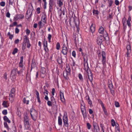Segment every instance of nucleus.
<instances>
[{
	"label": "nucleus",
	"instance_id": "nucleus-1",
	"mask_svg": "<svg viewBox=\"0 0 132 132\" xmlns=\"http://www.w3.org/2000/svg\"><path fill=\"white\" fill-rule=\"evenodd\" d=\"M84 66L85 70V71L84 77L86 79L88 78L89 81L91 82H92L93 80V76L88 66V63H87L84 64Z\"/></svg>",
	"mask_w": 132,
	"mask_h": 132
},
{
	"label": "nucleus",
	"instance_id": "nucleus-2",
	"mask_svg": "<svg viewBox=\"0 0 132 132\" xmlns=\"http://www.w3.org/2000/svg\"><path fill=\"white\" fill-rule=\"evenodd\" d=\"M98 32L101 34L103 35V36L104 37V38L105 39H109L108 37V33L101 26L100 27Z\"/></svg>",
	"mask_w": 132,
	"mask_h": 132
},
{
	"label": "nucleus",
	"instance_id": "nucleus-3",
	"mask_svg": "<svg viewBox=\"0 0 132 132\" xmlns=\"http://www.w3.org/2000/svg\"><path fill=\"white\" fill-rule=\"evenodd\" d=\"M30 113L32 119L34 120H36L38 116L37 111L34 109L31 108L30 109Z\"/></svg>",
	"mask_w": 132,
	"mask_h": 132
},
{
	"label": "nucleus",
	"instance_id": "nucleus-4",
	"mask_svg": "<svg viewBox=\"0 0 132 132\" xmlns=\"http://www.w3.org/2000/svg\"><path fill=\"white\" fill-rule=\"evenodd\" d=\"M68 49L65 44H63L62 46V49L61 52L65 56L64 57L66 60H67V54L68 51Z\"/></svg>",
	"mask_w": 132,
	"mask_h": 132
},
{
	"label": "nucleus",
	"instance_id": "nucleus-5",
	"mask_svg": "<svg viewBox=\"0 0 132 132\" xmlns=\"http://www.w3.org/2000/svg\"><path fill=\"white\" fill-rule=\"evenodd\" d=\"M18 70L16 69H13L12 71L11 77L12 80L14 81L16 79V72Z\"/></svg>",
	"mask_w": 132,
	"mask_h": 132
},
{
	"label": "nucleus",
	"instance_id": "nucleus-6",
	"mask_svg": "<svg viewBox=\"0 0 132 132\" xmlns=\"http://www.w3.org/2000/svg\"><path fill=\"white\" fill-rule=\"evenodd\" d=\"M126 49L127 51L126 52V54H125V56L127 57H128V58L129 57V55L131 52V46L129 42L128 43H127V45L126 46Z\"/></svg>",
	"mask_w": 132,
	"mask_h": 132
},
{
	"label": "nucleus",
	"instance_id": "nucleus-7",
	"mask_svg": "<svg viewBox=\"0 0 132 132\" xmlns=\"http://www.w3.org/2000/svg\"><path fill=\"white\" fill-rule=\"evenodd\" d=\"M63 120L65 125L66 127H68L69 126L68 122V119L67 114L65 112L64 113V115L63 117Z\"/></svg>",
	"mask_w": 132,
	"mask_h": 132
},
{
	"label": "nucleus",
	"instance_id": "nucleus-8",
	"mask_svg": "<svg viewBox=\"0 0 132 132\" xmlns=\"http://www.w3.org/2000/svg\"><path fill=\"white\" fill-rule=\"evenodd\" d=\"M29 40L27 36H25L24 37V41L22 43V50L24 51L26 49V43L29 42Z\"/></svg>",
	"mask_w": 132,
	"mask_h": 132
},
{
	"label": "nucleus",
	"instance_id": "nucleus-9",
	"mask_svg": "<svg viewBox=\"0 0 132 132\" xmlns=\"http://www.w3.org/2000/svg\"><path fill=\"white\" fill-rule=\"evenodd\" d=\"M24 119L25 127L26 128L28 129L30 127V125L28 121V117L26 116H24Z\"/></svg>",
	"mask_w": 132,
	"mask_h": 132
},
{
	"label": "nucleus",
	"instance_id": "nucleus-10",
	"mask_svg": "<svg viewBox=\"0 0 132 132\" xmlns=\"http://www.w3.org/2000/svg\"><path fill=\"white\" fill-rule=\"evenodd\" d=\"M102 62L103 64L104 67L106 66V54L104 51H102Z\"/></svg>",
	"mask_w": 132,
	"mask_h": 132
},
{
	"label": "nucleus",
	"instance_id": "nucleus-11",
	"mask_svg": "<svg viewBox=\"0 0 132 132\" xmlns=\"http://www.w3.org/2000/svg\"><path fill=\"white\" fill-rule=\"evenodd\" d=\"M81 111L84 117L85 115V105L84 103L82 102L81 103Z\"/></svg>",
	"mask_w": 132,
	"mask_h": 132
},
{
	"label": "nucleus",
	"instance_id": "nucleus-12",
	"mask_svg": "<svg viewBox=\"0 0 132 132\" xmlns=\"http://www.w3.org/2000/svg\"><path fill=\"white\" fill-rule=\"evenodd\" d=\"M104 36L101 35L98 37L97 40V42L98 44L99 45L102 44L104 40Z\"/></svg>",
	"mask_w": 132,
	"mask_h": 132
},
{
	"label": "nucleus",
	"instance_id": "nucleus-13",
	"mask_svg": "<svg viewBox=\"0 0 132 132\" xmlns=\"http://www.w3.org/2000/svg\"><path fill=\"white\" fill-rule=\"evenodd\" d=\"M54 2L53 0H49V11L51 12L53 9V7L54 5Z\"/></svg>",
	"mask_w": 132,
	"mask_h": 132
},
{
	"label": "nucleus",
	"instance_id": "nucleus-14",
	"mask_svg": "<svg viewBox=\"0 0 132 132\" xmlns=\"http://www.w3.org/2000/svg\"><path fill=\"white\" fill-rule=\"evenodd\" d=\"M24 16L22 14H17L15 15L14 18V20L15 21H16L18 19H21L24 18Z\"/></svg>",
	"mask_w": 132,
	"mask_h": 132
},
{
	"label": "nucleus",
	"instance_id": "nucleus-15",
	"mask_svg": "<svg viewBox=\"0 0 132 132\" xmlns=\"http://www.w3.org/2000/svg\"><path fill=\"white\" fill-rule=\"evenodd\" d=\"M23 56L21 57L20 62L19 63V67L22 68V70H24L25 67L23 63Z\"/></svg>",
	"mask_w": 132,
	"mask_h": 132
},
{
	"label": "nucleus",
	"instance_id": "nucleus-16",
	"mask_svg": "<svg viewBox=\"0 0 132 132\" xmlns=\"http://www.w3.org/2000/svg\"><path fill=\"white\" fill-rule=\"evenodd\" d=\"M33 11V8L31 9H28L26 16V17L27 19H29L31 17Z\"/></svg>",
	"mask_w": 132,
	"mask_h": 132
},
{
	"label": "nucleus",
	"instance_id": "nucleus-17",
	"mask_svg": "<svg viewBox=\"0 0 132 132\" xmlns=\"http://www.w3.org/2000/svg\"><path fill=\"white\" fill-rule=\"evenodd\" d=\"M66 72H64L63 75L64 76H65L66 77L68 75L70 74L71 72V69L70 67H67L66 68Z\"/></svg>",
	"mask_w": 132,
	"mask_h": 132
},
{
	"label": "nucleus",
	"instance_id": "nucleus-18",
	"mask_svg": "<svg viewBox=\"0 0 132 132\" xmlns=\"http://www.w3.org/2000/svg\"><path fill=\"white\" fill-rule=\"evenodd\" d=\"M41 21L44 23L43 24V26H44L45 24L46 23V16L45 14H43L41 17Z\"/></svg>",
	"mask_w": 132,
	"mask_h": 132
},
{
	"label": "nucleus",
	"instance_id": "nucleus-19",
	"mask_svg": "<svg viewBox=\"0 0 132 132\" xmlns=\"http://www.w3.org/2000/svg\"><path fill=\"white\" fill-rule=\"evenodd\" d=\"M99 103L101 104V105L102 107V108L103 109V111L105 114H107V112L106 109L105 107H104V104L103 103L102 101L100 100H98Z\"/></svg>",
	"mask_w": 132,
	"mask_h": 132
},
{
	"label": "nucleus",
	"instance_id": "nucleus-20",
	"mask_svg": "<svg viewBox=\"0 0 132 132\" xmlns=\"http://www.w3.org/2000/svg\"><path fill=\"white\" fill-rule=\"evenodd\" d=\"M15 95L14 94H11L10 93L9 96V99L10 101L12 103L13 102L14 100V97Z\"/></svg>",
	"mask_w": 132,
	"mask_h": 132
},
{
	"label": "nucleus",
	"instance_id": "nucleus-21",
	"mask_svg": "<svg viewBox=\"0 0 132 132\" xmlns=\"http://www.w3.org/2000/svg\"><path fill=\"white\" fill-rule=\"evenodd\" d=\"M43 93L44 95L45 96L44 97V99L45 100L47 101L48 100V97L47 96V95L48 93V91L46 90L45 89L44 90Z\"/></svg>",
	"mask_w": 132,
	"mask_h": 132
},
{
	"label": "nucleus",
	"instance_id": "nucleus-22",
	"mask_svg": "<svg viewBox=\"0 0 132 132\" xmlns=\"http://www.w3.org/2000/svg\"><path fill=\"white\" fill-rule=\"evenodd\" d=\"M35 92L36 93V97L37 99V101L40 104L41 103V101L40 98L39 93L37 90H36L35 91Z\"/></svg>",
	"mask_w": 132,
	"mask_h": 132
},
{
	"label": "nucleus",
	"instance_id": "nucleus-23",
	"mask_svg": "<svg viewBox=\"0 0 132 132\" xmlns=\"http://www.w3.org/2000/svg\"><path fill=\"white\" fill-rule=\"evenodd\" d=\"M90 29L92 32L94 33L95 30V25L94 24H92L90 27Z\"/></svg>",
	"mask_w": 132,
	"mask_h": 132
},
{
	"label": "nucleus",
	"instance_id": "nucleus-24",
	"mask_svg": "<svg viewBox=\"0 0 132 132\" xmlns=\"http://www.w3.org/2000/svg\"><path fill=\"white\" fill-rule=\"evenodd\" d=\"M131 20V17L130 16H129L127 21V24L129 27H131V23L130 21Z\"/></svg>",
	"mask_w": 132,
	"mask_h": 132
},
{
	"label": "nucleus",
	"instance_id": "nucleus-25",
	"mask_svg": "<svg viewBox=\"0 0 132 132\" xmlns=\"http://www.w3.org/2000/svg\"><path fill=\"white\" fill-rule=\"evenodd\" d=\"M2 105L4 108H7L9 105V104L7 102L4 101L2 103Z\"/></svg>",
	"mask_w": 132,
	"mask_h": 132
},
{
	"label": "nucleus",
	"instance_id": "nucleus-26",
	"mask_svg": "<svg viewBox=\"0 0 132 132\" xmlns=\"http://www.w3.org/2000/svg\"><path fill=\"white\" fill-rule=\"evenodd\" d=\"M58 123L59 125L61 126L62 125V119L60 117H58Z\"/></svg>",
	"mask_w": 132,
	"mask_h": 132
},
{
	"label": "nucleus",
	"instance_id": "nucleus-27",
	"mask_svg": "<svg viewBox=\"0 0 132 132\" xmlns=\"http://www.w3.org/2000/svg\"><path fill=\"white\" fill-rule=\"evenodd\" d=\"M4 119L6 122H7L8 123H10V121L9 120V119L6 116H5L4 117Z\"/></svg>",
	"mask_w": 132,
	"mask_h": 132
},
{
	"label": "nucleus",
	"instance_id": "nucleus-28",
	"mask_svg": "<svg viewBox=\"0 0 132 132\" xmlns=\"http://www.w3.org/2000/svg\"><path fill=\"white\" fill-rule=\"evenodd\" d=\"M28 97H27L26 98H23V102L24 103H26L27 104H28L29 103V100L27 99Z\"/></svg>",
	"mask_w": 132,
	"mask_h": 132
},
{
	"label": "nucleus",
	"instance_id": "nucleus-29",
	"mask_svg": "<svg viewBox=\"0 0 132 132\" xmlns=\"http://www.w3.org/2000/svg\"><path fill=\"white\" fill-rule=\"evenodd\" d=\"M7 35L9 36L10 39L11 40L12 39L13 37V34H11L10 32H9L8 33Z\"/></svg>",
	"mask_w": 132,
	"mask_h": 132
},
{
	"label": "nucleus",
	"instance_id": "nucleus-30",
	"mask_svg": "<svg viewBox=\"0 0 132 132\" xmlns=\"http://www.w3.org/2000/svg\"><path fill=\"white\" fill-rule=\"evenodd\" d=\"M93 125L94 129H96L98 127V124L96 122H93Z\"/></svg>",
	"mask_w": 132,
	"mask_h": 132
},
{
	"label": "nucleus",
	"instance_id": "nucleus-31",
	"mask_svg": "<svg viewBox=\"0 0 132 132\" xmlns=\"http://www.w3.org/2000/svg\"><path fill=\"white\" fill-rule=\"evenodd\" d=\"M57 3L59 5V6L60 7H61L63 4V2L61 1V0H58L57 1Z\"/></svg>",
	"mask_w": 132,
	"mask_h": 132
},
{
	"label": "nucleus",
	"instance_id": "nucleus-32",
	"mask_svg": "<svg viewBox=\"0 0 132 132\" xmlns=\"http://www.w3.org/2000/svg\"><path fill=\"white\" fill-rule=\"evenodd\" d=\"M78 77L79 79L81 81H83V77L81 74H79L78 75Z\"/></svg>",
	"mask_w": 132,
	"mask_h": 132
},
{
	"label": "nucleus",
	"instance_id": "nucleus-33",
	"mask_svg": "<svg viewBox=\"0 0 132 132\" xmlns=\"http://www.w3.org/2000/svg\"><path fill=\"white\" fill-rule=\"evenodd\" d=\"M44 24V23H43V24H42V22L41 21H39L38 22V24L39 26V28H42L43 26V24Z\"/></svg>",
	"mask_w": 132,
	"mask_h": 132
},
{
	"label": "nucleus",
	"instance_id": "nucleus-34",
	"mask_svg": "<svg viewBox=\"0 0 132 132\" xmlns=\"http://www.w3.org/2000/svg\"><path fill=\"white\" fill-rule=\"evenodd\" d=\"M25 32L26 33V34L28 35H29L30 32V31L28 29V28H27L25 31Z\"/></svg>",
	"mask_w": 132,
	"mask_h": 132
},
{
	"label": "nucleus",
	"instance_id": "nucleus-35",
	"mask_svg": "<svg viewBox=\"0 0 132 132\" xmlns=\"http://www.w3.org/2000/svg\"><path fill=\"white\" fill-rule=\"evenodd\" d=\"M18 49L17 48H15L12 53V54L13 55H14L15 53L18 52Z\"/></svg>",
	"mask_w": 132,
	"mask_h": 132
},
{
	"label": "nucleus",
	"instance_id": "nucleus-36",
	"mask_svg": "<svg viewBox=\"0 0 132 132\" xmlns=\"http://www.w3.org/2000/svg\"><path fill=\"white\" fill-rule=\"evenodd\" d=\"M111 123L112 126H114L115 125V122L114 120L113 119H112L111 120Z\"/></svg>",
	"mask_w": 132,
	"mask_h": 132
},
{
	"label": "nucleus",
	"instance_id": "nucleus-37",
	"mask_svg": "<svg viewBox=\"0 0 132 132\" xmlns=\"http://www.w3.org/2000/svg\"><path fill=\"white\" fill-rule=\"evenodd\" d=\"M56 48L57 50H59L60 47V45L59 43H57L56 44Z\"/></svg>",
	"mask_w": 132,
	"mask_h": 132
},
{
	"label": "nucleus",
	"instance_id": "nucleus-38",
	"mask_svg": "<svg viewBox=\"0 0 132 132\" xmlns=\"http://www.w3.org/2000/svg\"><path fill=\"white\" fill-rule=\"evenodd\" d=\"M44 49L45 52L46 53H48L49 51V49L47 46L44 47Z\"/></svg>",
	"mask_w": 132,
	"mask_h": 132
},
{
	"label": "nucleus",
	"instance_id": "nucleus-39",
	"mask_svg": "<svg viewBox=\"0 0 132 132\" xmlns=\"http://www.w3.org/2000/svg\"><path fill=\"white\" fill-rule=\"evenodd\" d=\"M47 41L44 40L43 43V46L44 47L47 46Z\"/></svg>",
	"mask_w": 132,
	"mask_h": 132
},
{
	"label": "nucleus",
	"instance_id": "nucleus-40",
	"mask_svg": "<svg viewBox=\"0 0 132 132\" xmlns=\"http://www.w3.org/2000/svg\"><path fill=\"white\" fill-rule=\"evenodd\" d=\"M47 101H48L47 102V105L49 106H52V102L50 101H48V100H47Z\"/></svg>",
	"mask_w": 132,
	"mask_h": 132
},
{
	"label": "nucleus",
	"instance_id": "nucleus-41",
	"mask_svg": "<svg viewBox=\"0 0 132 132\" xmlns=\"http://www.w3.org/2000/svg\"><path fill=\"white\" fill-rule=\"evenodd\" d=\"M41 71L42 74H44L45 72V69L44 68H42L41 69Z\"/></svg>",
	"mask_w": 132,
	"mask_h": 132
},
{
	"label": "nucleus",
	"instance_id": "nucleus-42",
	"mask_svg": "<svg viewBox=\"0 0 132 132\" xmlns=\"http://www.w3.org/2000/svg\"><path fill=\"white\" fill-rule=\"evenodd\" d=\"M87 126L88 129H90L91 127V125L90 124V123H87Z\"/></svg>",
	"mask_w": 132,
	"mask_h": 132
},
{
	"label": "nucleus",
	"instance_id": "nucleus-43",
	"mask_svg": "<svg viewBox=\"0 0 132 132\" xmlns=\"http://www.w3.org/2000/svg\"><path fill=\"white\" fill-rule=\"evenodd\" d=\"M52 37L51 35L50 34H49L48 35V39L49 42H51V39Z\"/></svg>",
	"mask_w": 132,
	"mask_h": 132
},
{
	"label": "nucleus",
	"instance_id": "nucleus-44",
	"mask_svg": "<svg viewBox=\"0 0 132 132\" xmlns=\"http://www.w3.org/2000/svg\"><path fill=\"white\" fill-rule=\"evenodd\" d=\"M15 92V90L14 88H12L11 90L10 93L11 94H15L14 93Z\"/></svg>",
	"mask_w": 132,
	"mask_h": 132
},
{
	"label": "nucleus",
	"instance_id": "nucleus-45",
	"mask_svg": "<svg viewBox=\"0 0 132 132\" xmlns=\"http://www.w3.org/2000/svg\"><path fill=\"white\" fill-rule=\"evenodd\" d=\"M24 70H22L21 69L20 71H18L17 72H18V74L19 75H20L21 73L23 72Z\"/></svg>",
	"mask_w": 132,
	"mask_h": 132
},
{
	"label": "nucleus",
	"instance_id": "nucleus-46",
	"mask_svg": "<svg viewBox=\"0 0 132 132\" xmlns=\"http://www.w3.org/2000/svg\"><path fill=\"white\" fill-rule=\"evenodd\" d=\"M115 104L116 107H119L120 106L119 103L117 102H115Z\"/></svg>",
	"mask_w": 132,
	"mask_h": 132
},
{
	"label": "nucleus",
	"instance_id": "nucleus-47",
	"mask_svg": "<svg viewBox=\"0 0 132 132\" xmlns=\"http://www.w3.org/2000/svg\"><path fill=\"white\" fill-rule=\"evenodd\" d=\"M88 103L90 105H92V101H91V100L90 99L89 97L88 98Z\"/></svg>",
	"mask_w": 132,
	"mask_h": 132
},
{
	"label": "nucleus",
	"instance_id": "nucleus-48",
	"mask_svg": "<svg viewBox=\"0 0 132 132\" xmlns=\"http://www.w3.org/2000/svg\"><path fill=\"white\" fill-rule=\"evenodd\" d=\"M2 113L4 115H6L7 113V110H4L3 111Z\"/></svg>",
	"mask_w": 132,
	"mask_h": 132
},
{
	"label": "nucleus",
	"instance_id": "nucleus-49",
	"mask_svg": "<svg viewBox=\"0 0 132 132\" xmlns=\"http://www.w3.org/2000/svg\"><path fill=\"white\" fill-rule=\"evenodd\" d=\"M36 12L37 14H39L40 12V7H38L36 9Z\"/></svg>",
	"mask_w": 132,
	"mask_h": 132
},
{
	"label": "nucleus",
	"instance_id": "nucleus-50",
	"mask_svg": "<svg viewBox=\"0 0 132 132\" xmlns=\"http://www.w3.org/2000/svg\"><path fill=\"white\" fill-rule=\"evenodd\" d=\"M17 24V22H13V23L12 24L10 25V26L11 27H12L16 25Z\"/></svg>",
	"mask_w": 132,
	"mask_h": 132
},
{
	"label": "nucleus",
	"instance_id": "nucleus-51",
	"mask_svg": "<svg viewBox=\"0 0 132 132\" xmlns=\"http://www.w3.org/2000/svg\"><path fill=\"white\" fill-rule=\"evenodd\" d=\"M55 92V89L54 88H53L52 89V93L53 95V96L54 95V94Z\"/></svg>",
	"mask_w": 132,
	"mask_h": 132
},
{
	"label": "nucleus",
	"instance_id": "nucleus-52",
	"mask_svg": "<svg viewBox=\"0 0 132 132\" xmlns=\"http://www.w3.org/2000/svg\"><path fill=\"white\" fill-rule=\"evenodd\" d=\"M60 98V99L61 101L63 102H65V99L64 97V96H62V97H61Z\"/></svg>",
	"mask_w": 132,
	"mask_h": 132
},
{
	"label": "nucleus",
	"instance_id": "nucleus-53",
	"mask_svg": "<svg viewBox=\"0 0 132 132\" xmlns=\"http://www.w3.org/2000/svg\"><path fill=\"white\" fill-rule=\"evenodd\" d=\"M26 45H27V47L28 48H30L31 46V44L29 42L26 43Z\"/></svg>",
	"mask_w": 132,
	"mask_h": 132
},
{
	"label": "nucleus",
	"instance_id": "nucleus-54",
	"mask_svg": "<svg viewBox=\"0 0 132 132\" xmlns=\"http://www.w3.org/2000/svg\"><path fill=\"white\" fill-rule=\"evenodd\" d=\"M93 13L94 14H98V11L97 10H93Z\"/></svg>",
	"mask_w": 132,
	"mask_h": 132
},
{
	"label": "nucleus",
	"instance_id": "nucleus-55",
	"mask_svg": "<svg viewBox=\"0 0 132 132\" xmlns=\"http://www.w3.org/2000/svg\"><path fill=\"white\" fill-rule=\"evenodd\" d=\"M112 83L108 84V87L110 89H111L112 87Z\"/></svg>",
	"mask_w": 132,
	"mask_h": 132
},
{
	"label": "nucleus",
	"instance_id": "nucleus-56",
	"mask_svg": "<svg viewBox=\"0 0 132 132\" xmlns=\"http://www.w3.org/2000/svg\"><path fill=\"white\" fill-rule=\"evenodd\" d=\"M72 55L74 57H75L76 56V53L75 51H73L72 52Z\"/></svg>",
	"mask_w": 132,
	"mask_h": 132
},
{
	"label": "nucleus",
	"instance_id": "nucleus-57",
	"mask_svg": "<svg viewBox=\"0 0 132 132\" xmlns=\"http://www.w3.org/2000/svg\"><path fill=\"white\" fill-rule=\"evenodd\" d=\"M0 5L2 6H4L5 5V3L4 2H2L0 3Z\"/></svg>",
	"mask_w": 132,
	"mask_h": 132
},
{
	"label": "nucleus",
	"instance_id": "nucleus-58",
	"mask_svg": "<svg viewBox=\"0 0 132 132\" xmlns=\"http://www.w3.org/2000/svg\"><path fill=\"white\" fill-rule=\"evenodd\" d=\"M4 125L5 127L8 129L9 127L7 123L6 122H4Z\"/></svg>",
	"mask_w": 132,
	"mask_h": 132
},
{
	"label": "nucleus",
	"instance_id": "nucleus-59",
	"mask_svg": "<svg viewBox=\"0 0 132 132\" xmlns=\"http://www.w3.org/2000/svg\"><path fill=\"white\" fill-rule=\"evenodd\" d=\"M109 4L110 6H111L113 3V1L112 0H109Z\"/></svg>",
	"mask_w": 132,
	"mask_h": 132
},
{
	"label": "nucleus",
	"instance_id": "nucleus-60",
	"mask_svg": "<svg viewBox=\"0 0 132 132\" xmlns=\"http://www.w3.org/2000/svg\"><path fill=\"white\" fill-rule=\"evenodd\" d=\"M19 31V29L18 28H16L15 29V33L16 34L18 33Z\"/></svg>",
	"mask_w": 132,
	"mask_h": 132
},
{
	"label": "nucleus",
	"instance_id": "nucleus-61",
	"mask_svg": "<svg viewBox=\"0 0 132 132\" xmlns=\"http://www.w3.org/2000/svg\"><path fill=\"white\" fill-rule=\"evenodd\" d=\"M100 126L103 132H104V127L102 125H100Z\"/></svg>",
	"mask_w": 132,
	"mask_h": 132
},
{
	"label": "nucleus",
	"instance_id": "nucleus-62",
	"mask_svg": "<svg viewBox=\"0 0 132 132\" xmlns=\"http://www.w3.org/2000/svg\"><path fill=\"white\" fill-rule=\"evenodd\" d=\"M115 3L116 5H118L119 4V2L118 0H116L115 1Z\"/></svg>",
	"mask_w": 132,
	"mask_h": 132
},
{
	"label": "nucleus",
	"instance_id": "nucleus-63",
	"mask_svg": "<svg viewBox=\"0 0 132 132\" xmlns=\"http://www.w3.org/2000/svg\"><path fill=\"white\" fill-rule=\"evenodd\" d=\"M88 112L90 114H92L93 113V111L91 109H89Z\"/></svg>",
	"mask_w": 132,
	"mask_h": 132
},
{
	"label": "nucleus",
	"instance_id": "nucleus-64",
	"mask_svg": "<svg viewBox=\"0 0 132 132\" xmlns=\"http://www.w3.org/2000/svg\"><path fill=\"white\" fill-rule=\"evenodd\" d=\"M116 132H120L119 128H116Z\"/></svg>",
	"mask_w": 132,
	"mask_h": 132
}]
</instances>
